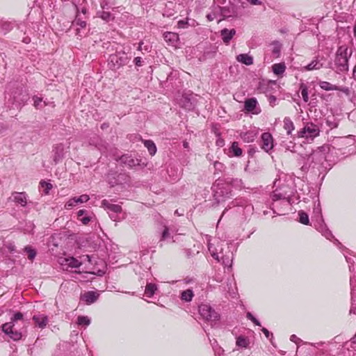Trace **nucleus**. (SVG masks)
<instances>
[{"mask_svg":"<svg viewBox=\"0 0 356 356\" xmlns=\"http://www.w3.org/2000/svg\"><path fill=\"white\" fill-rule=\"evenodd\" d=\"M158 290L157 285L154 283H147L145 290V294L148 298H152Z\"/></svg>","mask_w":356,"mask_h":356,"instance_id":"obj_31","label":"nucleus"},{"mask_svg":"<svg viewBox=\"0 0 356 356\" xmlns=\"http://www.w3.org/2000/svg\"><path fill=\"white\" fill-rule=\"evenodd\" d=\"M170 234L169 232V228L166 225H163V229L161 232V238L159 241L160 247L163 246V242L170 239Z\"/></svg>","mask_w":356,"mask_h":356,"instance_id":"obj_34","label":"nucleus"},{"mask_svg":"<svg viewBox=\"0 0 356 356\" xmlns=\"http://www.w3.org/2000/svg\"><path fill=\"white\" fill-rule=\"evenodd\" d=\"M9 200L25 207L28 204V195L25 192H13Z\"/></svg>","mask_w":356,"mask_h":356,"instance_id":"obj_15","label":"nucleus"},{"mask_svg":"<svg viewBox=\"0 0 356 356\" xmlns=\"http://www.w3.org/2000/svg\"><path fill=\"white\" fill-rule=\"evenodd\" d=\"M144 145L148 149L150 155L153 156L156 152V147L154 143L151 140H147L144 141Z\"/></svg>","mask_w":356,"mask_h":356,"instance_id":"obj_40","label":"nucleus"},{"mask_svg":"<svg viewBox=\"0 0 356 356\" xmlns=\"http://www.w3.org/2000/svg\"><path fill=\"white\" fill-rule=\"evenodd\" d=\"M355 143V138L353 135H348L343 137L336 138L333 142L334 148L337 147L339 149H343L347 147L352 146Z\"/></svg>","mask_w":356,"mask_h":356,"instance_id":"obj_11","label":"nucleus"},{"mask_svg":"<svg viewBox=\"0 0 356 356\" xmlns=\"http://www.w3.org/2000/svg\"><path fill=\"white\" fill-rule=\"evenodd\" d=\"M212 190L213 197L218 204L225 201L231 195L230 186L225 184L216 183L212 186Z\"/></svg>","mask_w":356,"mask_h":356,"instance_id":"obj_7","label":"nucleus"},{"mask_svg":"<svg viewBox=\"0 0 356 356\" xmlns=\"http://www.w3.org/2000/svg\"><path fill=\"white\" fill-rule=\"evenodd\" d=\"M60 264L65 270L68 268H79L81 265V262L72 257L61 259Z\"/></svg>","mask_w":356,"mask_h":356,"instance_id":"obj_18","label":"nucleus"},{"mask_svg":"<svg viewBox=\"0 0 356 356\" xmlns=\"http://www.w3.org/2000/svg\"><path fill=\"white\" fill-rule=\"evenodd\" d=\"M235 34H236V30L234 29H223L220 31V35L222 37V40L225 44H228Z\"/></svg>","mask_w":356,"mask_h":356,"instance_id":"obj_26","label":"nucleus"},{"mask_svg":"<svg viewBox=\"0 0 356 356\" xmlns=\"http://www.w3.org/2000/svg\"><path fill=\"white\" fill-rule=\"evenodd\" d=\"M33 320L35 325L41 329H44L49 322L48 316L40 314L34 315L33 316Z\"/></svg>","mask_w":356,"mask_h":356,"instance_id":"obj_24","label":"nucleus"},{"mask_svg":"<svg viewBox=\"0 0 356 356\" xmlns=\"http://www.w3.org/2000/svg\"><path fill=\"white\" fill-rule=\"evenodd\" d=\"M134 63H135V65L138 67H140L143 65V60H142V58L141 57H136L134 60Z\"/></svg>","mask_w":356,"mask_h":356,"instance_id":"obj_59","label":"nucleus"},{"mask_svg":"<svg viewBox=\"0 0 356 356\" xmlns=\"http://www.w3.org/2000/svg\"><path fill=\"white\" fill-rule=\"evenodd\" d=\"M75 197L76 200H74V202H76V204L86 202L90 200L89 196L86 194L81 195L78 197Z\"/></svg>","mask_w":356,"mask_h":356,"instance_id":"obj_51","label":"nucleus"},{"mask_svg":"<svg viewBox=\"0 0 356 356\" xmlns=\"http://www.w3.org/2000/svg\"><path fill=\"white\" fill-rule=\"evenodd\" d=\"M247 1L252 6H261L263 4L260 0H247Z\"/></svg>","mask_w":356,"mask_h":356,"instance_id":"obj_58","label":"nucleus"},{"mask_svg":"<svg viewBox=\"0 0 356 356\" xmlns=\"http://www.w3.org/2000/svg\"><path fill=\"white\" fill-rule=\"evenodd\" d=\"M74 200H75V197H73L70 199L65 204V207L66 209H71L72 207L75 206L76 204V202H74Z\"/></svg>","mask_w":356,"mask_h":356,"instance_id":"obj_55","label":"nucleus"},{"mask_svg":"<svg viewBox=\"0 0 356 356\" xmlns=\"http://www.w3.org/2000/svg\"><path fill=\"white\" fill-rule=\"evenodd\" d=\"M260 146L266 152H268L273 149V139L270 133L266 132L261 134Z\"/></svg>","mask_w":356,"mask_h":356,"instance_id":"obj_14","label":"nucleus"},{"mask_svg":"<svg viewBox=\"0 0 356 356\" xmlns=\"http://www.w3.org/2000/svg\"><path fill=\"white\" fill-rule=\"evenodd\" d=\"M327 150H329V147L322 146L313 151L301 167V171L306 173L311 170L318 176L324 175L331 168V164L328 161V155L326 154Z\"/></svg>","mask_w":356,"mask_h":356,"instance_id":"obj_1","label":"nucleus"},{"mask_svg":"<svg viewBox=\"0 0 356 356\" xmlns=\"http://www.w3.org/2000/svg\"><path fill=\"white\" fill-rule=\"evenodd\" d=\"M319 86L321 87V89L326 91L334 90L335 89H338L337 86L332 85L330 83L324 81L319 82Z\"/></svg>","mask_w":356,"mask_h":356,"instance_id":"obj_41","label":"nucleus"},{"mask_svg":"<svg viewBox=\"0 0 356 356\" xmlns=\"http://www.w3.org/2000/svg\"><path fill=\"white\" fill-rule=\"evenodd\" d=\"M325 123L331 129L337 128L339 125V121L334 115H329L325 118Z\"/></svg>","mask_w":356,"mask_h":356,"instance_id":"obj_39","label":"nucleus"},{"mask_svg":"<svg viewBox=\"0 0 356 356\" xmlns=\"http://www.w3.org/2000/svg\"><path fill=\"white\" fill-rule=\"evenodd\" d=\"M163 38L168 45L172 47H177L179 38V35L174 32H165L163 33Z\"/></svg>","mask_w":356,"mask_h":356,"instance_id":"obj_21","label":"nucleus"},{"mask_svg":"<svg viewBox=\"0 0 356 356\" xmlns=\"http://www.w3.org/2000/svg\"><path fill=\"white\" fill-rule=\"evenodd\" d=\"M293 194V188L289 186L288 184H283L279 188L275 189L272 194V200H273V212L277 215H282V213L276 211L275 209L278 208L279 203L277 202L278 200H282V204L288 208L291 204V197Z\"/></svg>","mask_w":356,"mask_h":356,"instance_id":"obj_3","label":"nucleus"},{"mask_svg":"<svg viewBox=\"0 0 356 356\" xmlns=\"http://www.w3.org/2000/svg\"><path fill=\"white\" fill-rule=\"evenodd\" d=\"M220 10L224 19L234 17L237 14L236 6L232 3L227 6L220 7Z\"/></svg>","mask_w":356,"mask_h":356,"instance_id":"obj_19","label":"nucleus"},{"mask_svg":"<svg viewBox=\"0 0 356 356\" xmlns=\"http://www.w3.org/2000/svg\"><path fill=\"white\" fill-rule=\"evenodd\" d=\"M236 60L246 65L253 63V58L247 54H241L236 56Z\"/></svg>","mask_w":356,"mask_h":356,"instance_id":"obj_28","label":"nucleus"},{"mask_svg":"<svg viewBox=\"0 0 356 356\" xmlns=\"http://www.w3.org/2000/svg\"><path fill=\"white\" fill-rule=\"evenodd\" d=\"M257 131L255 130H250L241 134V137L245 143L253 142L257 138Z\"/></svg>","mask_w":356,"mask_h":356,"instance_id":"obj_27","label":"nucleus"},{"mask_svg":"<svg viewBox=\"0 0 356 356\" xmlns=\"http://www.w3.org/2000/svg\"><path fill=\"white\" fill-rule=\"evenodd\" d=\"M261 331L263 332V333L265 334V336L266 337V338H269L270 336H273V334L270 333L266 328L265 327H263L261 329Z\"/></svg>","mask_w":356,"mask_h":356,"instance_id":"obj_62","label":"nucleus"},{"mask_svg":"<svg viewBox=\"0 0 356 356\" xmlns=\"http://www.w3.org/2000/svg\"><path fill=\"white\" fill-rule=\"evenodd\" d=\"M22 95L20 90L17 89L13 94V97H12L11 95H10V97L8 98V101L11 102L13 104H15L17 107L24 104L25 100L26 99L25 95H23L22 97L19 96Z\"/></svg>","mask_w":356,"mask_h":356,"instance_id":"obj_23","label":"nucleus"},{"mask_svg":"<svg viewBox=\"0 0 356 356\" xmlns=\"http://www.w3.org/2000/svg\"><path fill=\"white\" fill-rule=\"evenodd\" d=\"M231 150L235 156H240L242 155V149L238 147L237 142H234L232 144Z\"/></svg>","mask_w":356,"mask_h":356,"instance_id":"obj_45","label":"nucleus"},{"mask_svg":"<svg viewBox=\"0 0 356 356\" xmlns=\"http://www.w3.org/2000/svg\"><path fill=\"white\" fill-rule=\"evenodd\" d=\"M213 167L215 168L216 172H222L225 168L224 164L219 161H215L213 163Z\"/></svg>","mask_w":356,"mask_h":356,"instance_id":"obj_53","label":"nucleus"},{"mask_svg":"<svg viewBox=\"0 0 356 356\" xmlns=\"http://www.w3.org/2000/svg\"><path fill=\"white\" fill-rule=\"evenodd\" d=\"M40 184L44 188V193L48 194L49 191L52 188V185L50 183L42 181Z\"/></svg>","mask_w":356,"mask_h":356,"instance_id":"obj_52","label":"nucleus"},{"mask_svg":"<svg viewBox=\"0 0 356 356\" xmlns=\"http://www.w3.org/2000/svg\"><path fill=\"white\" fill-rule=\"evenodd\" d=\"M79 8L80 10V14L82 13L83 15H86L88 13V9L86 7H76V9Z\"/></svg>","mask_w":356,"mask_h":356,"instance_id":"obj_63","label":"nucleus"},{"mask_svg":"<svg viewBox=\"0 0 356 356\" xmlns=\"http://www.w3.org/2000/svg\"><path fill=\"white\" fill-rule=\"evenodd\" d=\"M231 204L232 207H236V212L242 213L245 218L253 213L254 208L252 204H248L245 200H235Z\"/></svg>","mask_w":356,"mask_h":356,"instance_id":"obj_10","label":"nucleus"},{"mask_svg":"<svg viewBox=\"0 0 356 356\" xmlns=\"http://www.w3.org/2000/svg\"><path fill=\"white\" fill-rule=\"evenodd\" d=\"M194 296V293L192 289H188L183 291L181 293L180 298L181 300L185 302H191Z\"/></svg>","mask_w":356,"mask_h":356,"instance_id":"obj_37","label":"nucleus"},{"mask_svg":"<svg viewBox=\"0 0 356 356\" xmlns=\"http://www.w3.org/2000/svg\"><path fill=\"white\" fill-rule=\"evenodd\" d=\"M88 211L85 209H81L77 212V216L79 220L83 224L87 225L91 220V217L87 216Z\"/></svg>","mask_w":356,"mask_h":356,"instance_id":"obj_32","label":"nucleus"},{"mask_svg":"<svg viewBox=\"0 0 356 356\" xmlns=\"http://www.w3.org/2000/svg\"><path fill=\"white\" fill-rule=\"evenodd\" d=\"M257 104V101L255 98H250L245 101L244 108L248 112H253Z\"/></svg>","mask_w":356,"mask_h":356,"instance_id":"obj_30","label":"nucleus"},{"mask_svg":"<svg viewBox=\"0 0 356 356\" xmlns=\"http://www.w3.org/2000/svg\"><path fill=\"white\" fill-rule=\"evenodd\" d=\"M208 249L214 259L219 262L221 261L222 265L225 266L229 268L232 267L234 259V253L230 250V247L229 245H227V251H225V252H224V249L222 247L220 248V252H218V249L211 243L208 244Z\"/></svg>","mask_w":356,"mask_h":356,"instance_id":"obj_4","label":"nucleus"},{"mask_svg":"<svg viewBox=\"0 0 356 356\" xmlns=\"http://www.w3.org/2000/svg\"><path fill=\"white\" fill-rule=\"evenodd\" d=\"M250 339L244 335H239L236 337V344L238 347L247 348L250 345Z\"/></svg>","mask_w":356,"mask_h":356,"instance_id":"obj_29","label":"nucleus"},{"mask_svg":"<svg viewBox=\"0 0 356 356\" xmlns=\"http://www.w3.org/2000/svg\"><path fill=\"white\" fill-rule=\"evenodd\" d=\"M247 318L253 322L256 325L261 326L260 322L250 312H248L246 314Z\"/></svg>","mask_w":356,"mask_h":356,"instance_id":"obj_54","label":"nucleus"},{"mask_svg":"<svg viewBox=\"0 0 356 356\" xmlns=\"http://www.w3.org/2000/svg\"><path fill=\"white\" fill-rule=\"evenodd\" d=\"M99 294L93 291H89L85 292L81 296V300H83L87 305H91L95 302L99 298Z\"/></svg>","mask_w":356,"mask_h":356,"instance_id":"obj_20","label":"nucleus"},{"mask_svg":"<svg viewBox=\"0 0 356 356\" xmlns=\"http://www.w3.org/2000/svg\"><path fill=\"white\" fill-rule=\"evenodd\" d=\"M290 340L297 344L301 341L296 334H292L290 337Z\"/></svg>","mask_w":356,"mask_h":356,"instance_id":"obj_60","label":"nucleus"},{"mask_svg":"<svg viewBox=\"0 0 356 356\" xmlns=\"http://www.w3.org/2000/svg\"><path fill=\"white\" fill-rule=\"evenodd\" d=\"M77 323L80 325L88 326L90 323V319L88 316H79L77 318Z\"/></svg>","mask_w":356,"mask_h":356,"instance_id":"obj_49","label":"nucleus"},{"mask_svg":"<svg viewBox=\"0 0 356 356\" xmlns=\"http://www.w3.org/2000/svg\"><path fill=\"white\" fill-rule=\"evenodd\" d=\"M337 88L338 89H335L334 90H339V91H341L343 93H345L346 95H349L350 93V90L348 87H339V86H337Z\"/></svg>","mask_w":356,"mask_h":356,"instance_id":"obj_56","label":"nucleus"},{"mask_svg":"<svg viewBox=\"0 0 356 356\" xmlns=\"http://www.w3.org/2000/svg\"><path fill=\"white\" fill-rule=\"evenodd\" d=\"M86 17H82L80 15V10L77 8V13L75 17V19L73 22V25L79 26L81 28H85L86 26Z\"/></svg>","mask_w":356,"mask_h":356,"instance_id":"obj_33","label":"nucleus"},{"mask_svg":"<svg viewBox=\"0 0 356 356\" xmlns=\"http://www.w3.org/2000/svg\"><path fill=\"white\" fill-rule=\"evenodd\" d=\"M33 105L34 106L37 108V109H40V108H43L44 106H46V102H43L42 101V99L39 97H37V96H34L33 97Z\"/></svg>","mask_w":356,"mask_h":356,"instance_id":"obj_42","label":"nucleus"},{"mask_svg":"<svg viewBox=\"0 0 356 356\" xmlns=\"http://www.w3.org/2000/svg\"><path fill=\"white\" fill-rule=\"evenodd\" d=\"M268 102H269V104L271 106H274L276 105V102H277V98L274 95H270L269 97H268Z\"/></svg>","mask_w":356,"mask_h":356,"instance_id":"obj_57","label":"nucleus"},{"mask_svg":"<svg viewBox=\"0 0 356 356\" xmlns=\"http://www.w3.org/2000/svg\"><path fill=\"white\" fill-rule=\"evenodd\" d=\"M108 214H109L111 219L113 220V221H118L119 220V218H118V213H114L113 212H111V213H108Z\"/></svg>","mask_w":356,"mask_h":356,"instance_id":"obj_61","label":"nucleus"},{"mask_svg":"<svg viewBox=\"0 0 356 356\" xmlns=\"http://www.w3.org/2000/svg\"><path fill=\"white\" fill-rule=\"evenodd\" d=\"M335 65H337V70L341 72H347L348 70V49L345 48L342 49L340 47L337 51Z\"/></svg>","mask_w":356,"mask_h":356,"instance_id":"obj_9","label":"nucleus"},{"mask_svg":"<svg viewBox=\"0 0 356 356\" xmlns=\"http://www.w3.org/2000/svg\"><path fill=\"white\" fill-rule=\"evenodd\" d=\"M272 69H273V72L275 74L281 75L285 72L286 66H285L284 63H280L274 64L272 66Z\"/></svg>","mask_w":356,"mask_h":356,"instance_id":"obj_38","label":"nucleus"},{"mask_svg":"<svg viewBox=\"0 0 356 356\" xmlns=\"http://www.w3.org/2000/svg\"><path fill=\"white\" fill-rule=\"evenodd\" d=\"M284 128L286 131L288 135L291 134L292 131L294 130L295 127L293 122L289 117H285L284 119Z\"/></svg>","mask_w":356,"mask_h":356,"instance_id":"obj_36","label":"nucleus"},{"mask_svg":"<svg viewBox=\"0 0 356 356\" xmlns=\"http://www.w3.org/2000/svg\"><path fill=\"white\" fill-rule=\"evenodd\" d=\"M199 314L212 327L220 320V314L208 304H201L199 306Z\"/></svg>","mask_w":356,"mask_h":356,"instance_id":"obj_5","label":"nucleus"},{"mask_svg":"<svg viewBox=\"0 0 356 356\" xmlns=\"http://www.w3.org/2000/svg\"><path fill=\"white\" fill-rule=\"evenodd\" d=\"M300 90H301V95H302L303 101L305 102H307L309 101L307 86L305 84L302 83L300 85Z\"/></svg>","mask_w":356,"mask_h":356,"instance_id":"obj_48","label":"nucleus"},{"mask_svg":"<svg viewBox=\"0 0 356 356\" xmlns=\"http://www.w3.org/2000/svg\"><path fill=\"white\" fill-rule=\"evenodd\" d=\"M102 206L105 209L108 210V213L113 212L114 213H120L122 212V207L120 205L111 204L106 200L102 201Z\"/></svg>","mask_w":356,"mask_h":356,"instance_id":"obj_25","label":"nucleus"},{"mask_svg":"<svg viewBox=\"0 0 356 356\" xmlns=\"http://www.w3.org/2000/svg\"><path fill=\"white\" fill-rule=\"evenodd\" d=\"M65 156V147L63 144H58L54 149V161L55 164L60 162Z\"/></svg>","mask_w":356,"mask_h":356,"instance_id":"obj_22","label":"nucleus"},{"mask_svg":"<svg viewBox=\"0 0 356 356\" xmlns=\"http://www.w3.org/2000/svg\"><path fill=\"white\" fill-rule=\"evenodd\" d=\"M319 134L320 129L318 125L312 122H307L304 127L298 132V136L299 138H305L307 140H313Z\"/></svg>","mask_w":356,"mask_h":356,"instance_id":"obj_8","label":"nucleus"},{"mask_svg":"<svg viewBox=\"0 0 356 356\" xmlns=\"http://www.w3.org/2000/svg\"><path fill=\"white\" fill-rule=\"evenodd\" d=\"M181 106L186 110L193 111L195 107V97L193 94L184 95L180 100Z\"/></svg>","mask_w":356,"mask_h":356,"instance_id":"obj_13","label":"nucleus"},{"mask_svg":"<svg viewBox=\"0 0 356 356\" xmlns=\"http://www.w3.org/2000/svg\"><path fill=\"white\" fill-rule=\"evenodd\" d=\"M323 67V63H320L318 59L313 60L310 63L304 67V70L311 71L314 70H319Z\"/></svg>","mask_w":356,"mask_h":356,"instance_id":"obj_35","label":"nucleus"},{"mask_svg":"<svg viewBox=\"0 0 356 356\" xmlns=\"http://www.w3.org/2000/svg\"><path fill=\"white\" fill-rule=\"evenodd\" d=\"M98 15L106 22H109L114 19V17H113L112 14L107 11L99 12Z\"/></svg>","mask_w":356,"mask_h":356,"instance_id":"obj_47","label":"nucleus"},{"mask_svg":"<svg viewBox=\"0 0 356 356\" xmlns=\"http://www.w3.org/2000/svg\"><path fill=\"white\" fill-rule=\"evenodd\" d=\"M314 213L317 218H319V220L323 219L322 214H321V208L319 201H318L317 203H316V202L314 203Z\"/></svg>","mask_w":356,"mask_h":356,"instance_id":"obj_50","label":"nucleus"},{"mask_svg":"<svg viewBox=\"0 0 356 356\" xmlns=\"http://www.w3.org/2000/svg\"><path fill=\"white\" fill-rule=\"evenodd\" d=\"M299 216V222L303 225H309V220L308 215L303 211H300L298 212Z\"/></svg>","mask_w":356,"mask_h":356,"instance_id":"obj_43","label":"nucleus"},{"mask_svg":"<svg viewBox=\"0 0 356 356\" xmlns=\"http://www.w3.org/2000/svg\"><path fill=\"white\" fill-rule=\"evenodd\" d=\"M24 252L27 254L28 259L29 260H33L36 256V251L31 246H26L24 248Z\"/></svg>","mask_w":356,"mask_h":356,"instance_id":"obj_46","label":"nucleus"},{"mask_svg":"<svg viewBox=\"0 0 356 356\" xmlns=\"http://www.w3.org/2000/svg\"><path fill=\"white\" fill-rule=\"evenodd\" d=\"M26 326L22 313L15 312L10 318V321L2 325V331L13 341L22 339L23 331Z\"/></svg>","mask_w":356,"mask_h":356,"instance_id":"obj_2","label":"nucleus"},{"mask_svg":"<svg viewBox=\"0 0 356 356\" xmlns=\"http://www.w3.org/2000/svg\"><path fill=\"white\" fill-rule=\"evenodd\" d=\"M188 24L187 22H184L183 20H180L178 22V25L179 28H185L186 25Z\"/></svg>","mask_w":356,"mask_h":356,"instance_id":"obj_64","label":"nucleus"},{"mask_svg":"<svg viewBox=\"0 0 356 356\" xmlns=\"http://www.w3.org/2000/svg\"><path fill=\"white\" fill-rule=\"evenodd\" d=\"M117 161H120L121 164L128 166L129 168H133L136 166L140 165L141 160L133 157L130 154H123L120 157H115Z\"/></svg>","mask_w":356,"mask_h":356,"instance_id":"obj_12","label":"nucleus"},{"mask_svg":"<svg viewBox=\"0 0 356 356\" xmlns=\"http://www.w3.org/2000/svg\"><path fill=\"white\" fill-rule=\"evenodd\" d=\"M314 226L327 239L330 240L331 238L334 237L332 232L327 228L323 219L317 220L316 224Z\"/></svg>","mask_w":356,"mask_h":356,"instance_id":"obj_16","label":"nucleus"},{"mask_svg":"<svg viewBox=\"0 0 356 356\" xmlns=\"http://www.w3.org/2000/svg\"><path fill=\"white\" fill-rule=\"evenodd\" d=\"M273 47L272 49V54L273 56H275L276 58L280 56V51H281V44L278 41H274L272 43Z\"/></svg>","mask_w":356,"mask_h":356,"instance_id":"obj_44","label":"nucleus"},{"mask_svg":"<svg viewBox=\"0 0 356 356\" xmlns=\"http://www.w3.org/2000/svg\"><path fill=\"white\" fill-rule=\"evenodd\" d=\"M350 285L351 287V307L350 314H356V279L350 277Z\"/></svg>","mask_w":356,"mask_h":356,"instance_id":"obj_17","label":"nucleus"},{"mask_svg":"<svg viewBox=\"0 0 356 356\" xmlns=\"http://www.w3.org/2000/svg\"><path fill=\"white\" fill-rule=\"evenodd\" d=\"M131 57L124 52H117L109 56L108 65L112 70H117L129 63Z\"/></svg>","mask_w":356,"mask_h":356,"instance_id":"obj_6","label":"nucleus"}]
</instances>
